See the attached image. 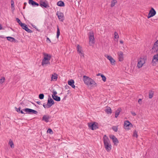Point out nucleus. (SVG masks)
Here are the masks:
<instances>
[{
    "mask_svg": "<svg viewBox=\"0 0 158 158\" xmlns=\"http://www.w3.org/2000/svg\"><path fill=\"white\" fill-rule=\"evenodd\" d=\"M10 41L14 43H17L18 42V41L17 40L15 39L14 38L11 37H10Z\"/></svg>",
    "mask_w": 158,
    "mask_h": 158,
    "instance_id": "nucleus-31",
    "label": "nucleus"
},
{
    "mask_svg": "<svg viewBox=\"0 0 158 158\" xmlns=\"http://www.w3.org/2000/svg\"><path fill=\"white\" fill-rule=\"evenodd\" d=\"M141 101L142 99H139L138 100V102L140 104H141L142 103Z\"/></svg>",
    "mask_w": 158,
    "mask_h": 158,
    "instance_id": "nucleus-46",
    "label": "nucleus"
},
{
    "mask_svg": "<svg viewBox=\"0 0 158 158\" xmlns=\"http://www.w3.org/2000/svg\"><path fill=\"white\" fill-rule=\"evenodd\" d=\"M106 57L110 60L112 65H114L115 64V60L111 56H107Z\"/></svg>",
    "mask_w": 158,
    "mask_h": 158,
    "instance_id": "nucleus-15",
    "label": "nucleus"
},
{
    "mask_svg": "<svg viewBox=\"0 0 158 158\" xmlns=\"http://www.w3.org/2000/svg\"><path fill=\"white\" fill-rule=\"evenodd\" d=\"M74 81L73 80L71 79L68 81V84L70 85L73 88H75V86L74 85Z\"/></svg>",
    "mask_w": 158,
    "mask_h": 158,
    "instance_id": "nucleus-19",
    "label": "nucleus"
},
{
    "mask_svg": "<svg viewBox=\"0 0 158 158\" xmlns=\"http://www.w3.org/2000/svg\"><path fill=\"white\" fill-rule=\"evenodd\" d=\"M10 147L11 148L14 147V143L12 141H10Z\"/></svg>",
    "mask_w": 158,
    "mask_h": 158,
    "instance_id": "nucleus-43",
    "label": "nucleus"
},
{
    "mask_svg": "<svg viewBox=\"0 0 158 158\" xmlns=\"http://www.w3.org/2000/svg\"><path fill=\"white\" fill-rule=\"evenodd\" d=\"M23 110L28 114H37L38 113L37 111L31 109L27 108L23 109Z\"/></svg>",
    "mask_w": 158,
    "mask_h": 158,
    "instance_id": "nucleus-6",
    "label": "nucleus"
},
{
    "mask_svg": "<svg viewBox=\"0 0 158 158\" xmlns=\"http://www.w3.org/2000/svg\"><path fill=\"white\" fill-rule=\"evenodd\" d=\"M105 111L108 114H111V109L110 107H108L105 110Z\"/></svg>",
    "mask_w": 158,
    "mask_h": 158,
    "instance_id": "nucleus-28",
    "label": "nucleus"
},
{
    "mask_svg": "<svg viewBox=\"0 0 158 158\" xmlns=\"http://www.w3.org/2000/svg\"><path fill=\"white\" fill-rule=\"evenodd\" d=\"M51 58V56L50 55L44 53V59L42 62V65L44 66L50 64V60Z\"/></svg>",
    "mask_w": 158,
    "mask_h": 158,
    "instance_id": "nucleus-1",
    "label": "nucleus"
},
{
    "mask_svg": "<svg viewBox=\"0 0 158 158\" xmlns=\"http://www.w3.org/2000/svg\"><path fill=\"white\" fill-rule=\"evenodd\" d=\"M145 62V60L143 59H141L139 60H138L137 64V67L139 69L141 68Z\"/></svg>",
    "mask_w": 158,
    "mask_h": 158,
    "instance_id": "nucleus-9",
    "label": "nucleus"
},
{
    "mask_svg": "<svg viewBox=\"0 0 158 158\" xmlns=\"http://www.w3.org/2000/svg\"><path fill=\"white\" fill-rule=\"evenodd\" d=\"M52 93H53V94L52 95H53L54 96H56V95L57 94V93L56 92V91L55 90H53Z\"/></svg>",
    "mask_w": 158,
    "mask_h": 158,
    "instance_id": "nucleus-42",
    "label": "nucleus"
},
{
    "mask_svg": "<svg viewBox=\"0 0 158 158\" xmlns=\"http://www.w3.org/2000/svg\"><path fill=\"white\" fill-rule=\"evenodd\" d=\"M52 98L55 100L57 101H60V98L59 97L57 96H55L52 95Z\"/></svg>",
    "mask_w": 158,
    "mask_h": 158,
    "instance_id": "nucleus-23",
    "label": "nucleus"
},
{
    "mask_svg": "<svg viewBox=\"0 0 158 158\" xmlns=\"http://www.w3.org/2000/svg\"><path fill=\"white\" fill-rule=\"evenodd\" d=\"M154 46H158V40H157L155 43Z\"/></svg>",
    "mask_w": 158,
    "mask_h": 158,
    "instance_id": "nucleus-44",
    "label": "nucleus"
},
{
    "mask_svg": "<svg viewBox=\"0 0 158 158\" xmlns=\"http://www.w3.org/2000/svg\"><path fill=\"white\" fill-rule=\"evenodd\" d=\"M112 129L115 132H117L118 129V127L116 126H113L112 127Z\"/></svg>",
    "mask_w": 158,
    "mask_h": 158,
    "instance_id": "nucleus-32",
    "label": "nucleus"
},
{
    "mask_svg": "<svg viewBox=\"0 0 158 158\" xmlns=\"http://www.w3.org/2000/svg\"><path fill=\"white\" fill-rule=\"evenodd\" d=\"M103 142L105 148L107 151H109L111 150V146L108 137L104 135L103 137Z\"/></svg>",
    "mask_w": 158,
    "mask_h": 158,
    "instance_id": "nucleus-3",
    "label": "nucleus"
},
{
    "mask_svg": "<svg viewBox=\"0 0 158 158\" xmlns=\"http://www.w3.org/2000/svg\"><path fill=\"white\" fill-rule=\"evenodd\" d=\"M117 1L116 0H113L111 2V4L110 5V6L111 7H113L114 6L115 4L117 3Z\"/></svg>",
    "mask_w": 158,
    "mask_h": 158,
    "instance_id": "nucleus-27",
    "label": "nucleus"
},
{
    "mask_svg": "<svg viewBox=\"0 0 158 158\" xmlns=\"http://www.w3.org/2000/svg\"><path fill=\"white\" fill-rule=\"evenodd\" d=\"M6 38L8 40L10 41V36L7 37Z\"/></svg>",
    "mask_w": 158,
    "mask_h": 158,
    "instance_id": "nucleus-51",
    "label": "nucleus"
},
{
    "mask_svg": "<svg viewBox=\"0 0 158 158\" xmlns=\"http://www.w3.org/2000/svg\"><path fill=\"white\" fill-rule=\"evenodd\" d=\"M57 5L60 6H64V3L63 2L60 1L57 3Z\"/></svg>",
    "mask_w": 158,
    "mask_h": 158,
    "instance_id": "nucleus-21",
    "label": "nucleus"
},
{
    "mask_svg": "<svg viewBox=\"0 0 158 158\" xmlns=\"http://www.w3.org/2000/svg\"><path fill=\"white\" fill-rule=\"evenodd\" d=\"M26 31L28 33H32V31L29 29L28 27L26 28Z\"/></svg>",
    "mask_w": 158,
    "mask_h": 158,
    "instance_id": "nucleus-41",
    "label": "nucleus"
},
{
    "mask_svg": "<svg viewBox=\"0 0 158 158\" xmlns=\"http://www.w3.org/2000/svg\"><path fill=\"white\" fill-rule=\"evenodd\" d=\"M157 62H158V53L153 56L152 64L153 66H156V63Z\"/></svg>",
    "mask_w": 158,
    "mask_h": 158,
    "instance_id": "nucleus-7",
    "label": "nucleus"
},
{
    "mask_svg": "<svg viewBox=\"0 0 158 158\" xmlns=\"http://www.w3.org/2000/svg\"><path fill=\"white\" fill-rule=\"evenodd\" d=\"M2 29V25L0 24V30Z\"/></svg>",
    "mask_w": 158,
    "mask_h": 158,
    "instance_id": "nucleus-52",
    "label": "nucleus"
},
{
    "mask_svg": "<svg viewBox=\"0 0 158 158\" xmlns=\"http://www.w3.org/2000/svg\"><path fill=\"white\" fill-rule=\"evenodd\" d=\"M78 53L79 54L80 56H81V57H84V54L82 51L81 52H80V53Z\"/></svg>",
    "mask_w": 158,
    "mask_h": 158,
    "instance_id": "nucleus-40",
    "label": "nucleus"
},
{
    "mask_svg": "<svg viewBox=\"0 0 158 158\" xmlns=\"http://www.w3.org/2000/svg\"><path fill=\"white\" fill-rule=\"evenodd\" d=\"M101 77H102V80L104 81L105 82L106 80V77L105 76L103 75V74L101 75Z\"/></svg>",
    "mask_w": 158,
    "mask_h": 158,
    "instance_id": "nucleus-37",
    "label": "nucleus"
},
{
    "mask_svg": "<svg viewBox=\"0 0 158 158\" xmlns=\"http://www.w3.org/2000/svg\"><path fill=\"white\" fill-rule=\"evenodd\" d=\"M8 143H9V144H10V140L8 142Z\"/></svg>",
    "mask_w": 158,
    "mask_h": 158,
    "instance_id": "nucleus-58",
    "label": "nucleus"
},
{
    "mask_svg": "<svg viewBox=\"0 0 158 158\" xmlns=\"http://www.w3.org/2000/svg\"><path fill=\"white\" fill-rule=\"evenodd\" d=\"M0 37L1 38H3V37L2 36H0Z\"/></svg>",
    "mask_w": 158,
    "mask_h": 158,
    "instance_id": "nucleus-59",
    "label": "nucleus"
},
{
    "mask_svg": "<svg viewBox=\"0 0 158 158\" xmlns=\"http://www.w3.org/2000/svg\"><path fill=\"white\" fill-rule=\"evenodd\" d=\"M36 103L39 105H40L41 104V102H40L39 101H37L36 102Z\"/></svg>",
    "mask_w": 158,
    "mask_h": 158,
    "instance_id": "nucleus-53",
    "label": "nucleus"
},
{
    "mask_svg": "<svg viewBox=\"0 0 158 158\" xmlns=\"http://www.w3.org/2000/svg\"><path fill=\"white\" fill-rule=\"evenodd\" d=\"M152 50V52L153 53L157 52L158 51V46L156 47L153 46Z\"/></svg>",
    "mask_w": 158,
    "mask_h": 158,
    "instance_id": "nucleus-22",
    "label": "nucleus"
},
{
    "mask_svg": "<svg viewBox=\"0 0 158 158\" xmlns=\"http://www.w3.org/2000/svg\"><path fill=\"white\" fill-rule=\"evenodd\" d=\"M156 13V12L153 8H152L149 11V13L147 16L148 19L154 16Z\"/></svg>",
    "mask_w": 158,
    "mask_h": 158,
    "instance_id": "nucleus-8",
    "label": "nucleus"
},
{
    "mask_svg": "<svg viewBox=\"0 0 158 158\" xmlns=\"http://www.w3.org/2000/svg\"><path fill=\"white\" fill-rule=\"evenodd\" d=\"M48 133H50V134H52L53 133V132L52 130L50 128H49L47 131Z\"/></svg>",
    "mask_w": 158,
    "mask_h": 158,
    "instance_id": "nucleus-38",
    "label": "nucleus"
},
{
    "mask_svg": "<svg viewBox=\"0 0 158 158\" xmlns=\"http://www.w3.org/2000/svg\"><path fill=\"white\" fill-rule=\"evenodd\" d=\"M46 41L47 42H48V41H49V42L50 43L51 42V40H50L49 39L48 37L47 38Z\"/></svg>",
    "mask_w": 158,
    "mask_h": 158,
    "instance_id": "nucleus-49",
    "label": "nucleus"
},
{
    "mask_svg": "<svg viewBox=\"0 0 158 158\" xmlns=\"http://www.w3.org/2000/svg\"><path fill=\"white\" fill-rule=\"evenodd\" d=\"M154 94V92L152 90H150L149 91V98L151 99L152 98Z\"/></svg>",
    "mask_w": 158,
    "mask_h": 158,
    "instance_id": "nucleus-24",
    "label": "nucleus"
},
{
    "mask_svg": "<svg viewBox=\"0 0 158 158\" xmlns=\"http://www.w3.org/2000/svg\"><path fill=\"white\" fill-rule=\"evenodd\" d=\"M16 21H17V22L19 23V25L21 26V25L22 24H23V23H22L21 21L18 18H17L16 19Z\"/></svg>",
    "mask_w": 158,
    "mask_h": 158,
    "instance_id": "nucleus-34",
    "label": "nucleus"
},
{
    "mask_svg": "<svg viewBox=\"0 0 158 158\" xmlns=\"http://www.w3.org/2000/svg\"><path fill=\"white\" fill-rule=\"evenodd\" d=\"M157 135L158 136V131H157Z\"/></svg>",
    "mask_w": 158,
    "mask_h": 158,
    "instance_id": "nucleus-60",
    "label": "nucleus"
},
{
    "mask_svg": "<svg viewBox=\"0 0 158 158\" xmlns=\"http://www.w3.org/2000/svg\"><path fill=\"white\" fill-rule=\"evenodd\" d=\"M29 3L33 6H38L39 4L38 3L35 2L33 0H29Z\"/></svg>",
    "mask_w": 158,
    "mask_h": 158,
    "instance_id": "nucleus-17",
    "label": "nucleus"
},
{
    "mask_svg": "<svg viewBox=\"0 0 158 158\" xmlns=\"http://www.w3.org/2000/svg\"><path fill=\"white\" fill-rule=\"evenodd\" d=\"M132 125L130 122L128 121H125L124 123V128L125 129L127 130L129 129L130 128H129L130 127H131Z\"/></svg>",
    "mask_w": 158,
    "mask_h": 158,
    "instance_id": "nucleus-14",
    "label": "nucleus"
},
{
    "mask_svg": "<svg viewBox=\"0 0 158 158\" xmlns=\"http://www.w3.org/2000/svg\"><path fill=\"white\" fill-rule=\"evenodd\" d=\"M11 4L12 3H13V4H14V1L12 0L11 1Z\"/></svg>",
    "mask_w": 158,
    "mask_h": 158,
    "instance_id": "nucleus-55",
    "label": "nucleus"
},
{
    "mask_svg": "<svg viewBox=\"0 0 158 158\" xmlns=\"http://www.w3.org/2000/svg\"><path fill=\"white\" fill-rule=\"evenodd\" d=\"M11 6L12 8V9L13 10L14 8V4H13V3H12L11 4Z\"/></svg>",
    "mask_w": 158,
    "mask_h": 158,
    "instance_id": "nucleus-48",
    "label": "nucleus"
},
{
    "mask_svg": "<svg viewBox=\"0 0 158 158\" xmlns=\"http://www.w3.org/2000/svg\"><path fill=\"white\" fill-rule=\"evenodd\" d=\"M39 97L40 99H42L44 97V95L43 94H41L39 95Z\"/></svg>",
    "mask_w": 158,
    "mask_h": 158,
    "instance_id": "nucleus-35",
    "label": "nucleus"
},
{
    "mask_svg": "<svg viewBox=\"0 0 158 158\" xmlns=\"http://www.w3.org/2000/svg\"><path fill=\"white\" fill-rule=\"evenodd\" d=\"M121 111V109H118L116 111L115 114V117L116 118H117L119 114V113Z\"/></svg>",
    "mask_w": 158,
    "mask_h": 158,
    "instance_id": "nucleus-25",
    "label": "nucleus"
},
{
    "mask_svg": "<svg viewBox=\"0 0 158 158\" xmlns=\"http://www.w3.org/2000/svg\"><path fill=\"white\" fill-rule=\"evenodd\" d=\"M60 35V29L59 27L57 26V34H56V37L58 38H59V36Z\"/></svg>",
    "mask_w": 158,
    "mask_h": 158,
    "instance_id": "nucleus-29",
    "label": "nucleus"
},
{
    "mask_svg": "<svg viewBox=\"0 0 158 158\" xmlns=\"http://www.w3.org/2000/svg\"><path fill=\"white\" fill-rule=\"evenodd\" d=\"M89 44L90 45L94 43V33L92 31L89 32Z\"/></svg>",
    "mask_w": 158,
    "mask_h": 158,
    "instance_id": "nucleus-5",
    "label": "nucleus"
},
{
    "mask_svg": "<svg viewBox=\"0 0 158 158\" xmlns=\"http://www.w3.org/2000/svg\"><path fill=\"white\" fill-rule=\"evenodd\" d=\"M5 78L4 77H2L0 79V83L2 84L5 81Z\"/></svg>",
    "mask_w": 158,
    "mask_h": 158,
    "instance_id": "nucleus-33",
    "label": "nucleus"
},
{
    "mask_svg": "<svg viewBox=\"0 0 158 158\" xmlns=\"http://www.w3.org/2000/svg\"><path fill=\"white\" fill-rule=\"evenodd\" d=\"M133 136L134 137H136V138H137L138 135H137V132L136 131H135L133 133Z\"/></svg>",
    "mask_w": 158,
    "mask_h": 158,
    "instance_id": "nucleus-39",
    "label": "nucleus"
},
{
    "mask_svg": "<svg viewBox=\"0 0 158 158\" xmlns=\"http://www.w3.org/2000/svg\"><path fill=\"white\" fill-rule=\"evenodd\" d=\"M118 59L120 61H122L124 59V54L121 51L118 52Z\"/></svg>",
    "mask_w": 158,
    "mask_h": 158,
    "instance_id": "nucleus-13",
    "label": "nucleus"
},
{
    "mask_svg": "<svg viewBox=\"0 0 158 158\" xmlns=\"http://www.w3.org/2000/svg\"><path fill=\"white\" fill-rule=\"evenodd\" d=\"M121 158H123V157H121Z\"/></svg>",
    "mask_w": 158,
    "mask_h": 158,
    "instance_id": "nucleus-61",
    "label": "nucleus"
},
{
    "mask_svg": "<svg viewBox=\"0 0 158 158\" xmlns=\"http://www.w3.org/2000/svg\"><path fill=\"white\" fill-rule=\"evenodd\" d=\"M50 118L49 115H44L42 118V120L45 121L47 123L49 121V120Z\"/></svg>",
    "mask_w": 158,
    "mask_h": 158,
    "instance_id": "nucleus-18",
    "label": "nucleus"
},
{
    "mask_svg": "<svg viewBox=\"0 0 158 158\" xmlns=\"http://www.w3.org/2000/svg\"><path fill=\"white\" fill-rule=\"evenodd\" d=\"M88 127L90 129L94 130L98 128L97 124L95 123H89L88 124Z\"/></svg>",
    "mask_w": 158,
    "mask_h": 158,
    "instance_id": "nucleus-10",
    "label": "nucleus"
},
{
    "mask_svg": "<svg viewBox=\"0 0 158 158\" xmlns=\"http://www.w3.org/2000/svg\"><path fill=\"white\" fill-rule=\"evenodd\" d=\"M21 26L22 27V28L23 29H24L25 31L26 30V28H27L28 27L27 26V25L25 23L22 24Z\"/></svg>",
    "mask_w": 158,
    "mask_h": 158,
    "instance_id": "nucleus-30",
    "label": "nucleus"
},
{
    "mask_svg": "<svg viewBox=\"0 0 158 158\" xmlns=\"http://www.w3.org/2000/svg\"><path fill=\"white\" fill-rule=\"evenodd\" d=\"M114 37L115 39H117L119 38V36L118 35V33L116 32H115L114 34Z\"/></svg>",
    "mask_w": 158,
    "mask_h": 158,
    "instance_id": "nucleus-36",
    "label": "nucleus"
},
{
    "mask_svg": "<svg viewBox=\"0 0 158 158\" xmlns=\"http://www.w3.org/2000/svg\"><path fill=\"white\" fill-rule=\"evenodd\" d=\"M120 43H121V44H123V41L122 40H120Z\"/></svg>",
    "mask_w": 158,
    "mask_h": 158,
    "instance_id": "nucleus-56",
    "label": "nucleus"
},
{
    "mask_svg": "<svg viewBox=\"0 0 158 158\" xmlns=\"http://www.w3.org/2000/svg\"><path fill=\"white\" fill-rule=\"evenodd\" d=\"M18 109H19V110H18V108H16V107H15V109H16V111H17V112H19V111H20V109H21V108H20V107H19L18 108Z\"/></svg>",
    "mask_w": 158,
    "mask_h": 158,
    "instance_id": "nucleus-45",
    "label": "nucleus"
},
{
    "mask_svg": "<svg viewBox=\"0 0 158 158\" xmlns=\"http://www.w3.org/2000/svg\"><path fill=\"white\" fill-rule=\"evenodd\" d=\"M77 49L78 53H80V52L82 51V48L79 45H77Z\"/></svg>",
    "mask_w": 158,
    "mask_h": 158,
    "instance_id": "nucleus-26",
    "label": "nucleus"
},
{
    "mask_svg": "<svg viewBox=\"0 0 158 158\" xmlns=\"http://www.w3.org/2000/svg\"><path fill=\"white\" fill-rule=\"evenodd\" d=\"M56 15L58 16L59 20L61 22H63L64 20L63 14L60 11H57Z\"/></svg>",
    "mask_w": 158,
    "mask_h": 158,
    "instance_id": "nucleus-11",
    "label": "nucleus"
},
{
    "mask_svg": "<svg viewBox=\"0 0 158 158\" xmlns=\"http://www.w3.org/2000/svg\"><path fill=\"white\" fill-rule=\"evenodd\" d=\"M19 113H21L22 114H24V113L23 112V111L22 110H20V111H19Z\"/></svg>",
    "mask_w": 158,
    "mask_h": 158,
    "instance_id": "nucleus-50",
    "label": "nucleus"
},
{
    "mask_svg": "<svg viewBox=\"0 0 158 158\" xmlns=\"http://www.w3.org/2000/svg\"><path fill=\"white\" fill-rule=\"evenodd\" d=\"M26 4H27V3H26V2H24V4L25 5H26Z\"/></svg>",
    "mask_w": 158,
    "mask_h": 158,
    "instance_id": "nucleus-57",
    "label": "nucleus"
},
{
    "mask_svg": "<svg viewBox=\"0 0 158 158\" xmlns=\"http://www.w3.org/2000/svg\"><path fill=\"white\" fill-rule=\"evenodd\" d=\"M40 6L42 7H44L45 8L49 7V6L46 0L43 1V0H40Z\"/></svg>",
    "mask_w": 158,
    "mask_h": 158,
    "instance_id": "nucleus-12",
    "label": "nucleus"
},
{
    "mask_svg": "<svg viewBox=\"0 0 158 158\" xmlns=\"http://www.w3.org/2000/svg\"><path fill=\"white\" fill-rule=\"evenodd\" d=\"M102 74L101 73H99L98 74H97V76H101V75Z\"/></svg>",
    "mask_w": 158,
    "mask_h": 158,
    "instance_id": "nucleus-54",
    "label": "nucleus"
},
{
    "mask_svg": "<svg viewBox=\"0 0 158 158\" xmlns=\"http://www.w3.org/2000/svg\"><path fill=\"white\" fill-rule=\"evenodd\" d=\"M110 138L111 139H112L113 142L114 144H115L116 143H118V141L117 139L114 135H111L110 136Z\"/></svg>",
    "mask_w": 158,
    "mask_h": 158,
    "instance_id": "nucleus-16",
    "label": "nucleus"
},
{
    "mask_svg": "<svg viewBox=\"0 0 158 158\" xmlns=\"http://www.w3.org/2000/svg\"><path fill=\"white\" fill-rule=\"evenodd\" d=\"M131 113L132 114V115H133L134 116H135L136 115V113L134 112H131Z\"/></svg>",
    "mask_w": 158,
    "mask_h": 158,
    "instance_id": "nucleus-47",
    "label": "nucleus"
},
{
    "mask_svg": "<svg viewBox=\"0 0 158 158\" xmlns=\"http://www.w3.org/2000/svg\"><path fill=\"white\" fill-rule=\"evenodd\" d=\"M54 104V102L53 100L50 97L48 98L47 103V104L45 103H44L43 106L45 108H48Z\"/></svg>",
    "mask_w": 158,
    "mask_h": 158,
    "instance_id": "nucleus-4",
    "label": "nucleus"
},
{
    "mask_svg": "<svg viewBox=\"0 0 158 158\" xmlns=\"http://www.w3.org/2000/svg\"><path fill=\"white\" fill-rule=\"evenodd\" d=\"M83 81L87 85H92V86L94 85L95 87L97 86V84L94 80L86 76H83Z\"/></svg>",
    "mask_w": 158,
    "mask_h": 158,
    "instance_id": "nucleus-2",
    "label": "nucleus"
},
{
    "mask_svg": "<svg viewBox=\"0 0 158 158\" xmlns=\"http://www.w3.org/2000/svg\"><path fill=\"white\" fill-rule=\"evenodd\" d=\"M58 78V75L56 73H54L52 74L51 76V81H56Z\"/></svg>",
    "mask_w": 158,
    "mask_h": 158,
    "instance_id": "nucleus-20",
    "label": "nucleus"
}]
</instances>
